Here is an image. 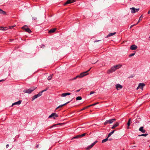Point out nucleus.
<instances>
[{
    "mask_svg": "<svg viewBox=\"0 0 150 150\" xmlns=\"http://www.w3.org/2000/svg\"><path fill=\"white\" fill-rule=\"evenodd\" d=\"M86 134L85 133L82 134L81 135H80L81 137L85 136V135Z\"/></svg>",
    "mask_w": 150,
    "mask_h": 150,
    "instance_id": "36",
    "label": "nucleus"
},
{
    "mask_svg": "<svg viewBox=\"0 0 150 150\" xmlns=\"http://www.w3.org/2000/svg\"><path fill=\"white\" fill-rule=\"evenodd\" d=\"M37 19V17H33L32 18V20H35Z\"/></svg>",
    "mask_w": 150,
    "mask_h": 150,
    "instance_id": "38",
    "label": "nucleus"
},
{
    "mask_svg": "<svg viewBox=\"0 0 150 150\" xmlns=\"http://www.w3.org/2000/svg\"><path fill=\"white\" fill-rule=\"evenodd\" d=\"M75 1V0H68L64 4V5H66V4H68L73 2H74Z\"/></svg>",
    "mask_w": 150,
    "mask_h": 150,
    "instance_id": "10",
    "label": "nucleus"
},
{
    "mask_svg": "<svg viewBox=\"0 0 150 150\" xmlns=\"http://www.w3.org/2000/svg\"><path fill=\"white\" fill-rule=\"evenodd\" d=\"M149 147H150V146H149Z\"/></svg>",
    "mask_w": 150,
    "mask_h": 150,
    "instance_id": "57",
    "label": "nucleus"
},
{
    "mask_svg": "<svg viewBox=\"0 0 150 150\" xmlns=\"http://www.w3.org/2000/svg\"><path fill=\"white\" fill-rule=\"evenodd\" d=\"M99 40H95L94 41V42H98V41H99Z\"/></svg>",
    "mask_w": 150,
    "mask_h": 150,
    "instance_id": "48",
    "label": "nucleus"
},
{
    "mask_svg": "<svg viewBox=\"0 0 150 150\" xmlns=\"http://www.w3.org/2000/svg\"><path fill=\"white\" fill-rule=\"evenodd\" d=\"M116 70V69H115V67L113 66L108 71L107 73L108 74H110L115 71Z\"/></svg>",
    "mask_w": 150,
    "mask_h": 150,
    "instance_id": "4",
    "label": "nucleus"
},
{
    "mask_svg": "<svg viewBox=\"0 0 150 150\" xmlns=\"http://www.w3.org/2000/svg\"><path fill=\"white\" fill-rule=\"evenodd\" d=\"M130 121H131V119H129V120L128 121V122H127V126H128L127 129H129V127L130 125Z\"/></svg>",
    "mask_w": 150,
    "mask_h": 150,
    "instance_id": "25",
    "label": "nucleus"
},
{
    "mask_svg": "<svg viewBox=\"0 0 150 150\" xmlns=\"http://www.w3.org/2000/svg\"><path fill=\"white\" fill-rule=\"evenodd\" d=\"M116 33V32H114L113 33H110L108 35L106 36V38H108V37L112 36L114 35H115Z\"/></svg>",
    "mask_w": 150,
    "mask_h": 150,
    "instance_id": "17",
    "label": "nucleus"
},
{
    "mask_svg": "<svg viewBox=\"0 0 150 150\" xmlns=\"http://www.w3.org/2000/svg\"><path fill=\"white\" fill-rule=\"evenodd\" d=\"M93 146H92V145L91 144L89 146H88L87 147L86 149H89L91 148Z\"/></svg>",
    "mask_w": 150,
    "mask_h": 150,
    "instance_id": "27",
    "label": "nucleus"
},
{
    "mask_svg": "<svg viewBox=\"0 0 150 150\" xmlns=\"http://www.w3.org/2000/svg\"><path fill=\"white\" fill-rule=\"evenodd\" d=\"M26 26V25H25L24 27H22V28L25 30V31L28 33H30L31 32V31L30 30L29 28H25V27Z\"/></svg>",
    "mask_w": 150,
    "mask_h": 150,
    "instance_id": "8",
    "label": "nucleus"
},
{
    "mask_svg": "<svg viewBox=\"0 0 150 150\" xmlns=\"http://www.w3.org/2000/svg\"><path fill=\"white\" fill-rule=\"evenodd\" d=\"M69 101L63 104H62V105H59V106H58L56 108V110H57L59 108H62V107L64 105H66L67 104H68V103H69Z\"/></svg>",
    "mask_w": 150,
    "mask_h": 150,
    "instance_id": "13",
    "label": "nucleus"
},
{
    "mask_svg": "<svg viewBox=\"0 0 150 150\" xmlns=\"http://www.w3.org/2000/svg\"><path fill=\"white\" fill-rule=\"evenodd\" d=\"M91 68L88 70L86 71L83 72L80 74L79 75H77L76 76V78H80L83 77V76L88 75V72L89 71L90 69H91Z\"/></svg>",
    "mask_w": 150,
    "mask_h": 150,
    "instance_id": "1",
    "label": "nucleus"
},
{
    "mask_svg": "<svg viewBox=\"0 0 150 150\" xmlns=\"http://www.w3.org/2000/svg\"><path fill=\"white\" fill-rule=\"evenodd\" d=\"M119 125V123L118 122H116L115 124H114L112 126V127L111 128L112 129H114L115 127H117Z\"/></svg>",
    "mask_w": 150,
    "mask_h": 150,
    "instance_id": "16",
    "label": "nucleus"
},
{
    "mask_svg": "<svg viewBox=\"0 0 150 150\" xmlns=\"http://www.w3.org/2000/svg\"><path fill=\"white\" fill-rule=\"evenodd\" d=\"M52 75H51L50 76H49L47 78V79L48 80H51L52 78Z\"/></svg>",
    "mask_w": 150,
    "mask_h": 150,
    "instance_id": "29",
    "label": "nucleus"
},
{
    "mask_svg": "<svg viewBox=\"0 0 150 150\" xmlns=\"http://www.w3.org/2000/svg\"><path fill=\"white\" fill-rule=\"evenodd\" d=\"M97 61H96V62L95 63H94V64H95V63H96V62H97Z\"/></svg>",
    "mask_w": 150,
    "mask_h": 150,
    "instance_id": "52",
    "label": "nucleus"
},
{
    "mask_svg": "<svg viewBox=\"0 0 150 150\" xmlns=\"http://www.w3.org/2000/svg\"><path fill=\"white\" fill-rule=\"evenodd\" d=\"M98 103H94V104H92L90 105L89 106H88L87 107H91V106H94V105H96V104H97Z\"/></svg>",
    "mask_w": 150,
    "mask_h": 150,
    "instance_id": "31",
    "label": "nucleus"
},
{
    "mask_svg": "<svg viewBox=\"0 0 150 150\" xmlns=\"http://www.w3.org/2000/svg\"><path fill=\"white\" fill-rule=\"evenodd\" d=\"M56 30V28L52 29L49 31V33H53Z\"/></svg>",
    "mask_w": 150,
    "mask_h": 150,
    "instance_id": "19",
    "label": "nucleus"
},
{
    "mask_svg": "<svg viewBox=\"0 0 150 150\" xmlns=\"http://www.w3.org/2000/svg\"><path fill=\"white\" fill-rule=\"evenodd\" d=\"M21 101L19 100L17 102H16L13 103L12 105L11 106H13V105H19L20 104H21Z\"/></svg>",
    "mask_w": 150,
    "mask_h": 150,
    "instance_id": "11",
    "label": "nucleus"
},
{
    "mask_svg": "<svg viewBox=\"0 0 150 150\" xmlns=\"http://www.w3.org/2000/svg\"><path fill=\"white\" fill-rule=\"evenodd\" d=\"M39 146V145H37V147L38 148V146Z\"/></svg>",
    "mask_w": 150,
    "mask_h": 150,
    "instance_id": "51",
    "label": "nucleus"
},
{
    "mask_svg": "<svg viewBox=\"0 0 150 150\" xmlns=\"http://www.w3.org/2000/svg\"><path fill=\"white\" fill-rule=\"evenodd\" d=\"M122 65L120 64L116 65L114 66L115 67V69H116V70L122 67Z\"/></svg>",
    "mask_w": 150,
    "mask_h": 150,
    "instance_id": "18",
    "label": "nucleus"
},
{
    "mask_svg": "<svg viewBox=\"0 0 150 150\" xmlns=\"http://www.w3.org/2000/svg\"><path fill=\"white\" fill-rule=\"evenodd\" d=\"M145 86V84L144 83H140L139 84V87H140V88L142 89L143 87Z\"/></svg>",
    "mask_w": 150,
    "mask_h": 150,
    "instance_id": "14",
    "label": "nucleus"
},
{
    "mask_svg": "<svg viewBox=\"0 0 150 150\" xmlns=\"http://www.w3.org/2000/svg\"><path fill=\"white\" fill-rule=\"evenodd\" d=\"M13 40V39H10V41H12Z\"/></svg>",
    "mask_w": 150,
    "mask_h": 150,
    "instance_id": "50",
    "label": "nucleus"
},
{
    "mask_svg": "<svg viewBox=\"0 0 150 150\" xmlns=\"http://www.w3.org/2000/svg\"><path fill=\"white\" fill-rule=\"evenodd\" d=\"M115 86L116 89L117 90H120L122 88V86L119 84H117Z\"/></svg>",
    "mask_w": 150,
    "mask_h": 150,
    "instance_id": "7",
    "label": "nucleus"
},
{
    "mask_svg": "<svg viewBox=\"0 0 150 150\" xmlns=\"http://www.w3.org/2000/svg\"><path fill=\"white\" fill-rule=\"evenodd\" d=\"M48 88H49L48 87L46 88L45 89L43 90H42V92H43L47 91L48 89Z\"/></svg>",
    "mask_w": 150,
    "mask_h": 150,
    "instance_id": "35",
    "label": "nucleus"
},
{
    "mask_svg": "<svg viewBox=\"0 0 150 150\" xmlns=\"http://www.w3.org/2000/svg\"><path fill=\"white\" fill-rule=\"evenodd\" d=\"M42 91H41V92H39V93L37 95L38 97H39L41 96L42 95Z\"/></svg>",
    "mask_w": 150,
    "mask_h": 150,
    "instance_id": "26",
    "label": "nucleus"
},
{
    "mask_svg": "<svg viewBox=\"0 0 150 150\" xmlns=\"http://www.w3.org/2000/svg\"><path fill=\"white\" fill-rule=\"evenodd\" d=\"M36 88L37 87L33 86L31 87L30 88L28 89H25L24 90L23 92L25 93L30 94L31 93L32 91L35 90Z\"/></svg>",
    "mask_w": 150,
    "mask_h": 150,
    "instance_id": "2",
    "label": "nucleus"
},
{
    "mask_svg": "<svg viewBox=\"0 0 150 150\" xmlns=\"http://www.w3.org/2000/svg\"><path fill=\"white\" fill-rule=\"evenodd\" d=\"M116 120V119L115 118H112L109 120H107L104 123V125H106L108 124H112L114 121Z\"/></svg>",
    "mask_w": 150,
    "mask_h": 150,
    "instance_id": "3",
    "label": "nucleus"
},
{
    "mask_svg": "<svg viewBox=\"0 0 150 150\" xmlns=\"http://www.w3.org/2000/svg\"><path fill=\"white\" fill-rule=\"evenodd\" d=\"M77 78H76V76L74 78H73V79H72V80H75Z\"/></svg>",
    "mask_w": 150,
    "mask_h": 150,
    "instance_id": "43",
    "label": "nucleus"
},
{
    "mask_svg": "<svg viewBox=\"0 0 150 150\" xmlns=\"http://www.w3.org/2000/svg\"><path fill=\"white\" fill-rule=\"evenodd\" d=\"M76 100H80L82 99V98L81 96H78L76 98Z\"/></svg>",
    "mask_w": 150,
    "mask_h": 150,
    "instance_id": "28",
    "label": "nucleus"
},
{
    "mask_svg": "<svg viewBox=\"0 0 150 150\" xmlns=\"http://www.w3.org/2000/svg\"><path fill=\"white\" fill-rule=\"evenodd\" d=\"M148 13L149 14L150 13V10L148 11Z\"/></svg>",
    "mask_w": 150,
    "mask_h": 150,
    "instance_id": "46",
    "label": "nucleus"
},
{
    "mask_svg": "<svg viewBox=\"0 0 150 150\" xmlns=\"http://www.w3.org/2000/svg\"><path fill=\"white\" fill-rule=\"evenodd\" d=\"M115 130H113L112 132H111L109 133L108 136V138H109L111 135H112L114 132Z\"/></svg>",
    "mask_w": 150,
    "mask_h": 150,
    "instance_id": "21",
    "label": "nucleus"
},
{
    "mask_svg": "<svg viewBox=\"0 0 150 150\" xmlns=\"http://www.w3.org/2000/svg\"><path fill=\"white\" fill-rule=\"evenodd\" d=\"M136 25V24H134V25H132L131 26L130 28H131L132 27H133V26L135 25Z\"/></svg>",
    "mask_w": 150,
    "mask_h": 150,
    "instance_id": "41",
    "label": "nucleus"
},
{
    "mask_svg": "<svg viewBox=\"0 0 150 150\" xmlns=\"http://www.w3.org/2000/svg\"><path fill=\"white\" fill-rule=\"evenodd\" d=\"M95 92L94 91H91L90 93V95H91L93 93H94Z\"/></svg>",
    "mask_w": 150,
    "mask_h": 150,
    "instance_id": "39",
    "label": "nucleus"
},
{
    "mask_svg": "<svg viewBox=\"0 0 150 150\" xmlns=\"http://www.w3.org/2000/svg\"><path fill=\"white\" fill-rule=\"evenodd\" d=\"M9 146V145L8 144H7L6 145V147L7 148Z\"/></svg>",
    "mask_w": 150,
    "mask_h": 150,
    "instance_id": "44",
    "label": "nucleus"
},
{
    "mask_svg": "<svg viewBox=\"0 0 150 150\" xmlns=\"http://www.w3.org/2000/svg\"><path fill=\"white\" fill-rule=\"evenodd\" d=\"M34 98L35 99L37 98L38 97L37 95H35L34 96Z\"/></svg>",
    "mask_w": 150,
    "mask_h": 150,
    "instance_id": "40",
    "label": "nucleus"
},
{
    "mask_svg": "<svg viewBox=\"0 0 150 150\" xmlns=\"http://www.w3.org/2000/svg\"><path fill=\"white\" fill-rule=\"evenodd\" d=\"M149 38H150V36L149 37Z\"/></svg>",
    "mask_w": 150,
    "mask_h": 150,
    "instance_id": "56",
    "label": "nucleus"
},
{
    "mask_svg": "<svg viewBox=\"0 0 150 150\" xmlns=\"http://www.w3.org/2000/svg\"><path fill=\"white\" fill-rule=\"evenodd\" d=\"M130 9L131 10V13H134L138 11L139 10V8H135L134 7H132V8H130Z\"/></svg>",
    "mask_w": 150,
    "mask_h": 150,
    "instance_id": "6",
    "label": "nucleus"
},
{
    "mask_svg": "<svg viewBox=\"0 0 150 150\" xmlns=\"http://www.w3.org/2000/svg\"><path fill=\"white\" fill-rule=\"evenodd\" d=\"M35 99L34 98V97L33 96L32 97L31 100L32 101H33Z\"/></svg>",
    "mask_w": 150,
    "mask_h": 150,
    "instance_id": "42",
    "label": "nucleus"
},
{
    "mask_svg": "<svg viewBox=\"0 0 150 150\" xmlns=\"http://www.w3.org/2000/svg\"><path fill=\"white\" fill-rule=\"evenodd\" d=\"M10 27V28H11V27H13V26L11 27Z\"/></svg>",
    "mask_w": 150,
    "mask_h": 150,
    "instance_id": "55",
    "label": "nucleus"
},
{
    "mask_svg": "<svg viewBox=\"0 0 150 150\" xmlns=\"http://www.w3.org/2000/svg\"><path fill=\"white\" fill-rule=\"evenodd\" d=\"M88 108V107L87 106V107H85V108H83L81 110V111L83 110H84L85 109H86V108Z\"/></svg>",
    "mask_w": 150,
    "mask_h": 150,
    "instance_id": "37",
    "label": "nucleus"
},
{
    "mask_svg": "<svg viewBox=\"0 0 150 150\" xmlns=\"http://www.w3.org/2000/svg\"><path fill=\"white\" fill-rule=\"evenodd\" d=\"M1 81H2V80H0V82H1Z\"/></svg>",
    "mask_w": 150,
    "mask_h": 150,
    "instance_id": "53",
    "label": "nucleus"
},
{
    "mask_svg": "<svg viewBox=\"0 0 150 150\" xmlns=\"http://www.w3.org/2000/svg\"><path fill=\"white\" fill-rule=\"evenodd\" d=\"M135 147V146H131V147L132 148H133V147Z\"/></svg>",
    "mask_w": 150,
    "mask_h": 150,
    "instance_id": "49",
    "label": "nucleus"
},
{
    "mask_svg": "<svg viewBox=\"0 0 150 150\" xmlns=\"http://www.w3.org/2000/svg\"><path fill=\"white\" fill-rule=\"evenodd\" d=\"M144 127H141L139 129V130L143 133H144L146 132V130L144 129Z\"/></svg>",
    "mask_w": 150,
    "mask_h": 150,
    "instance_id": "12",
    "label": "nucleus"
},
{
    "mask_svg": "<svg viewBox=\"0 0 150 150\" xmlns=\"http://www.w3.org/2000/svg\"><path fill=\"white\" fill-rule=\"evenodd\" d=\"M81 137L80 135H78L74 137H73L72 139H76V138H79Z\"/></svg>",
    "mask_w": 150,
    "mask_h": 150,
    "instance_id": "30",
    "label": "nucleus"
},
{
    "mask_svg": "<svg viewBox=\"0 0 150 150\" xmlns=\"http://www.w3.org/2000/svg\"><path fill=\"white\" fill-rule=\"evenodd\" d=\"M97 142V141H96L93 143H92L91 144L93 146Z\"/></svg>",
    "mask_w": 150,
    "mask_h": 150,
    "instance_id": "32",
    "label": "nucleus"
},
{
    "mask_svg": "<svg viewBox=\"0 0 150 150\" xmlns=\"http://www.w3.org/2000/svg\"><path fill=\"white\" fill-rule=\"evenodd\" d=\"M58 117V115L55 112L52 113L50 115L49 117V118H50L53 117V118L55 119V117Z\"/></svg>",
    "mask_w": 150,
    "mask_h": 150,
    "instance_id": "5",
    "label": "nucleus"
},
{
    "mask_svg": "<svg viewBox=\"0 0 150 150\" xmlns=\"http://www.w3.org/2000/svg\"><path fill=\"white\" fill-rule=\"evenodd\" d=\"M109 140H111V139H109Z\"/></svg>",
    "mask_w": 150,
    "mask_h": 150,
    "instance_id": "54",
    "label": "nucleus"
},
{
    "mask_svg": "<svg viewBox=\"0 0 150 150\" xmlns=\"http://www.w3.org/2000/svg\"><path fill=\"white\" fill-rule=\"evenodd\" d=\"M148 135V134H140L138 135L139 137H141V136H144L146 137Z\"/></svg>",
    "mask_w": 150,
    "mask_h": 150,
    "instance_id": "23",
    "label": "nucleus"
},
{
    "mask_svg": "<svg viewBox=\"0 0 150 150\" xmlns=\"http://www.w3.org/2000/svg\"><path fill=\"white\" fill-rule=\"evenodd\" d=\"M142 15H141L139 17V20L138 21L137 23L136 24H137L140 21H141L142 20Z\"/></svg>",
    "mask_w": 150,
    "mask_h": 150,
    "instance_id": "24",
    "label": "nucleus"
},
{
    "mask_svg": "<svg viewBox=\"0 0 150 150\" xmlns=\"http://www.w3.org/2000/svg\"><path fill=\"white\" fill-rule=\"evenodd\" d=\"M137 48V46L135 45H132L130 47V49L132 50H135Z\"/></svg>",
    "mask_w": 150,
    "mask_h": 150,
    "instance_id": "9",
    "label": "nucleus"
},
{
    "mask_svg": "<svg viewBox=\"0 0 150 150\" xmlns=\"http://www.w3.org/2000/svg\"><path fill=\"white\" fill-rule=\"evenodd\" d=\"M139 88H140V87H139V86H138L137 87V90H138V89Z\"/></svg>",
    "mask_w": 150,
    "mask_h": 150,
    "instance_id": "45",
    "label": "nucleus"
},
{
    "mask_svg": "<svg viewBox=\"0 0 150 150\" xmlns=\"http://www.w3.org/2000/svg\"><path fill=\"white\" fill-rule=\"evenodd\" d=\"M0 13L3 14L4 15L6 14V12L0 8Z\"/></svg>",
    "mask_w": 150,
    "mask_h": 150,
    "instance_id": "20",
    "label": "nucleus"
},
{
    "mask_svg": "<svg viewBox=\"0 0 150 150\" xmlns=\"http://www.w3.org/2000/svg\"><path fill=\"white\" fill-rule=\"evenodd\" d=\"M0 30H5V28H4V27H0Z\"/></svg>",
    "mask_w": 150,
    "mask_h": 150,
    "instance_id": "33",
    "label": "nucleus"
},
{
    "mask_svg": "<svg viewBox=\"0 0 150 150\" xmlns=\"http://www.w3.org/2000/svg\"><path fill=\"white\" fill-rule=\"evenodd\" d=\"M80 90L79 89V90H77L76 91V92H79L80 91Z\"/></svg>",
    "mask_w": 150,
    "mask_h": 150,
    "instance_id": "47",
    "label": "nucleus"
},
{
    "mask_svg": "<svg viewBox=\"0 0 150 150\" xmlns=\"http://www.w3.org/2000/svg\"><path fill=\"white\" fill-rule=\"evenodd\" d=\"M135 54V53H132V54H130L129 56V57H132V56H133L134 54Z\"/></svg>",
    "mask_w": 150,
    "mask_h": 150,
    "instance_id": "34",
    "label": "nucleus"
},
{
    "mask_svg": "<svg viewBox=\"0 0 150 150\" xmlns=\"http://www.w3.org/2000/svg\"><path fill=\"white\" fill-rule=\"evenodd\" d=\"M108 137L106 139L103 140H102V143H103L107 141L108 140Z\"/></svg>",
    "mask_w": 150,
    "mask_h": 150,
    "instance_id": "22",
    "label": "nucleus"
},
{
    "mask_svg": "<svg viewBox=\"0 0 150 150\" xmlns=\"http://www.w3.org/2000/svg\"><path fill=\"white\" fill-rule=\"evenodd\" d=\"M71 94V93H63L61 94V96L62 97H65L66 96H67Z\"/></svg>",
    "mask_w": 150,
    "mask_h": 150,
    "instance_id": "15",
    "label": "nucleus"
}]
</instances>
